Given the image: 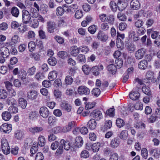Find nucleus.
<instances>
[{
    "label": "nucleus",
    "mask_w": 160,
    "mask_h": 160,
    "mask_svg": "<svg viewBox=\"0 0 160 160\" xmlns=\"http://www.w3.org/2000/svg\"><path fill=\"white\" fill-rule=\"evenodd\" d=\"M1 148L2 152L5 154L7 155L10 153L9 146L6 139H2L1 140Z\"/></svg>",
    "instance_id": "1"
},
{
    "label": "nucleus",
    "mask_w": 160,
    "mask_h": 160,
    "mask_svg": "<svg viewBox=\"0 0 160 160\" xmlns=\"http://www.w3.org/2000/svg\"><path fill=\"white\" fill-rule=\"evenodd\" d=\"M22 15L23 22L25 24L28 23L31 19L29 12L25 9L23 10L22 11Z\"/></svg>",
    "instance_id": "2"
},
{
    "label": "nucleus",
    "mask_w": 160,
    "mask_h": 160,
    "mask_svg": "<svg viewBox=\"0 0 160 160\" xmlns=\"http://www.w3.org/2000/svg\"><path fill=\"white\" fill-rule=\"evenodd\" d=\"M78 92L80 95H88L90 93L89 89L85 86H79L78 89Z\"/></svg>",
    "instance_id": "3"
},
{
    "label": "nucleus",
    "mask_w": 160,
    "mask_h": 160,
    "mask_svg": "<svg viewBox=\"0 0 160 160\" xmlns=\"http://www.w3.org/2000/svg\"><path fill=\"white\" fill-rule=\"evenodd\" d=\"M47 29L48 32L52 33L56 28V24L53 21L49 20L47 23Z\"/></svg>",
    "instance_id": "4"
},
{
    "label": "nucleus",
    "mask_w": 160,
    "mask_h": 160,
    "mask_svg": "<svg viewBox=\"0 0 160 160\" xmlns=\"http://www.w3.org/2000/svg\"><path fill=\"white\" fill-rule=\"evenodd\" d=\"M60 105L62 110L68 112H70L71 110L72 106L67 102L63 101L62 102Z\"/></svg>",
    "instance_id": "5"
},
{
    "label": "nucleus",
    "mask_w": 160,
    "mask_h": 160,
    "mask_svg": "<svg viewBox=\"0 0 160 160\" xmlns=\"http://www.w3.org/2000/svg\"><path fill=\"white\" fill-rule=\"evenodd\" d=\"M75 122L74 121H71L68 122V125L63 127L62 131L63 132H69L75 127Z\"/></svg>",
    "instance_id": "6"
},
{
    "label": "nucleus",
    "mask_w": 160,
    "mask_h": 160,
    "mask_svg": "<svg viewBox=\"0 0 160 160\" xmlns=\"http://www.w3.org/2000/svg\"><path fill=\"white\" fill-rule=\"evenodd\" d=\"M90 115L96 120H99L102 118V112L99 111L94 110L91 113Z\"/></svg>",
    "instance_id": "7"
},
{
    "label": "nucleus",
    "mask_w": 160,
    "mask_h": 160,
    "mask_svg": "<svg viewBox=\"0 0 160 160\" xmlns=\"http://www.w3.org/2000/svg\"><path fill=\"white\" fill-rule=\"evenodd\" d=\"M39 113L41 116L45 118H47L49 115V112L48 109L45 107L40 108Z\"/></svg>",
    "instance_id": "8"
},
{
    "label": "nucleus",
    "mask_w": 160,
    "mask_h": 160,
    "mask_svg": "<svg viewBox=\"0 0 160 160\" xmlns=\"http://www.w3.org/2000/svg\"><path fill=\"white\" fill-rule=\"evenodd\" d=\"M130 7L132 9L137 10L140 8V3L138 0H132L130 2Z\"/></svg>",
    "instance_id": "9"
},
{
    "label": "nucleus",
    "mask_w": 160,
    "mask_h": 160,
    "mask_svg": "<svg viewBox=\"0 0 160 160\" xmlns=\"http://www.w3.org/2000/svg\"><path fill=\"white\" fill-rule=\"evenodd\" d=\"M1 130L5 133H9L12 130V125L11 124H3L1 126Z\"/></svg>",
    "instance_id": "10"
},
{
    "label": "nucleus",
    "mask_w": 160,
    "mask_h": 160,
    "mask_svg": "<svg viewBox=\"0 0 160 160\" xmlns=\"http://www.w3.org/2000/svg\"><path fill=\"white\" fill-rule=\"evenodd\" d=\"M97 38L101 41L105 42L108 39V35L105 34L103 31L100 30L98 34Z\"/></svg>",
    "instance_id": "11"
},
{
    "label": "nucleus",
    "mask_w": 160,
    "mask_h": 160,
    "mask_svg": "<svg viewBox=\"0 0 160 160\" xmlns=\"http://www.w3.org/2000/svg\"><path fill=\"white\" fill-rule=\"evenodd\" d=\"M1 49L2 50L7 49L8 50H16L15 48V44L11 42L5 43Z\"/></svg>",
    "instance_id": "12"
},
{
    "label": "nucleus",
    "mask_w": 160,
    "mask_h": 160,
    "mask_svg": "<svg viewBox=\"0 0 160 160\" xmlns=\"http://www.w3.org/2000/svg\"><path fill=\"white\" fill-rule=\"evenodd\" d=\"M120 143V141L119 139L118 138H115L111 140L110 146L112 148H115L119 145Z\"/></svg>",
    "instance_id": "13"
},
{
    "label": "nucleus",
    "mask_w": 160,
    "mask_h": 160,
    "mask_svg": "<svg viewBox=\"0 0 160 160\" xmlns=\"http://www.w3.org/2000/svg\"><path fill=\"white\" fill-rule=\"evenodd\" d=\"M127 3L121 1H118L117 4V7L120 11H122L124 10L127 6Z\"/></svg>",
    "instance_id": "14"
},
{
    "label": "nucleus",
    "mask_w": 160,
    "mask_h": 160,
    "mask_svg": "<svg viewBox=\"0 0 160 160\" xmlns=\"http://www.w3.org/2000/svg\"><path fill=\"white\" fill-rule=\"evenodd\" d=\"M12 115L10 112L8 111L3 112L2 114V119L5 121H8L11 118Z\"/></svg>",
    "instance_id": "15"
},
{
    "label": "nucleus",
    "mask_w": 160,
    "mask_h": 160,
    "mask_svg": "<svg viewBox=\"0 0 160 160\" xmlns=\"http://www.w3.org/2000/svg\"><path fill=\"white\" fill-rule=\"evenodd\" d=\"M87 125L90 129L94 130L96 128L97 123L95 119L92 118L89 121Z\"/></svg>",
    "instance_id": "16"
},
{
    "label": "nucleus",
    "mask_w": 160,
    "mask_h": 160,
    "mask_svg": "<svg viewBox=\"0 0 160 160\" xmlns=\"http://www.w3.org/2000/svg\"><path fill=\"white\" fill-rule=\"evenodd\" d=\"M60 143L61 145L63 146L64 149L66 150H69L70 147H72L68 141H65L64 139H62L60 141Z\"/></svg>",
    "instance_id": "17"
},
{
    "label": "nucleus",
    "mask_w": 160,
    "mask_h": 160,
    "mask_svg": "<svg viewBox=\"0 0 160 160\" xmlns=\"http://www.w3.org/2000/svg\"><path fill=\"white\" fill-rule=\"evenodd\" d=\"M140 96V94L137 91L132 92L129 94L130 98L133 100L138 99Z\"/></svg>",
    "instance_id": "18"
},
{
    "label": "nucleus",
    "mask_w": 160,
    "mask_h": 160,
    "mask_svg": "<svg viewBox=\"0 0 160 160\" xmlns=\"http://www.w3.org/2000/svg\"><path fill=\"white\" fill-rule=\"evenodd\" d=\"M75 146L78 148H80L83 144V140L82 138L80 136H78L75 139Z\"/></svg>",
    "instance_id": "19"
},
{
    "label": "nucleus",
    "mask_w": 160,
    "mask_h": 160,
    "mask_svg": "<svg viewBox=\"0 0 160 160\" xmlns=\"http://www.w3.org/2000/svg\"><path fill=\"white\" fill-rule=\"evenodd\" d=\"M148 64L147 60H143L139 63L138 66L139 68L141 69L145 70L148 67Z\"/></svg>",
    "instance_id": "20"
},
{
    "label": "nucleus",
    "mask_w": 160,
    "mask_h": 160,
    "mask_svg": "<svg viewBox=\"0 0 160 160\" xmlns=\"http://www.w3.org/2000/svg\"><path fill=\"white\" fill-rule=\"evenodd\" d=\"M145 53V51H137L135 53V57L137 59H140L143 57Z\"/></svg>",
    "instance_id": "21"
},
{
    "label": "nucleus",
    "mask_w": 160,
    "mask_h": 160,
    "mask_svg": "<svg viewBox=\"0 0 160 160\" xmlns=\"http://www.w3.org/2000/svg\"><path fill=\"white\" fill-rule=\"evenodd\" d=\"M18 102L19 106L22 108L24 109L26 108L27 102L25 99L23 98H20L18 100Z\"/></svg>",
    "instance_id": "22"
},
{
    "label": "nucleus",
    "mask_w": 160,
    "mask_h": 160,
    "mask_svg": "<svg viewBox=\"0 0 160 160\" xmlns=\"http://www.w3.org/2000/svg\"><path fill=\"white\" fill-rule=\"evenodd\" d=\"M37 92L34 90H32L28 93V98L32 100L35 99L37 97Z\"/></svg>",
    "instance_id": "23"
},
{
    "label": "nucleus",
    "mask_w": 160,
    "mask_h": 160,
    "mask_svg": "<svg viewBox=\"0 0 160 160\" xmlns=\"http://www.w3.org/2000/svg\"><path fill=\"white\" fill-rule=\"evenodd\" d=\"M142 92L149 96L151 95V92L150 88L146 86H143L142 88Z\"/></svg>",
    "instance_id": "24"
},
{
    "label": "nucleus",
    "mask_w": 160,
    "mask_h": 160,
    "mask_svg": "<svg viewBox=\"0 0 160 160\" xmlns=\"http://www.w3.org/2000/svg\"><path fill=\"white\" fill-rule=\"evenodd\" d=\"M108 70L110 73L112 74L115 73L117 68L115 65L112 64H110L108 66Z\"/></svg>",
    "instance_id": "25"
},
{
    "label": "nucleus",
    "mask_w": 160,
    "mask_h": 160,
    "mask_svg": "<svg viewBox=\"0 0 160 160\" xmlns=\"http://www.w3.org/2000/svg\"><path fill=\"white\" fill-rule=\"evenodd\" d=\"M128 135V131L127 130H125L121 132L119 137L121 139L125 140L127 138Z\"/></svg>",
    "instance_id": "26"
},
{
    "label": "nucleus",
    "mask_w": 160,
    "mask_h": 160,
    "mask_svg": "<svg viewBox=\"0 0 160 160\" xmlns=\"http://www.w3.org/2000/svg\"><path fill=\"white\" fill-rule=\"evenodd\" d=\"M48 6L45 4H42L40 7L39 10L43 14H46L48 11Z\"/></svg>",
    "instance_id": "27"
},
{
    "label": "nucleus",
    "mask_w": 160,
    "mask_h": 160,
    "mask_svg": "<svg viewBox=\"0 0 160 160\" xmlns=\"http://www.w3.org/2000/svg\"><path fill=\"white\" fill-rule=\"evenodd\" d=\"M6 103L9 105H13L16 104L17 101L13 98L10 97L6 100Z\"/></svg>",
    "instance_id": "28"
},
{
    "label": "nucleus",
    "mask_w": 160,
    "mask_h": 160,
    "mask_svg": "<svg viewBox=\"0 0 160 160\" xmlns=\"http://www.w3.org/2000/svg\"><path fill=\"white\" fill-rule=\"evenodd\" d=\"M57 72L55 71H53L49 73L48 79L51 81H53L57 78Z\"/></svg>",
    "instance_id": "29"
},
{
    "label": "nucleus",
    "mask_w": 160,
    "mask_h": 160,
    "mask_svg": "<svg viewBox=\"0 0 160 160\" xmlns=\"http://www.w3.org/2000/svg\"><path fill=\"white\" fill-rule=\"evenodd\" d=\"M39 141L37 144L38 146L43 147L45 145L46 140L44 137L42 136H40L38 137Z\"/></svg>",
    "instance_id": "30"
},
{
    "label": "nucleus",
    "mask_w": 160,
    "mask_h": 160,
    "mask_svg": "<svg viewBox=\"0 0 160 160\" xmlns=\"http://www.w3.org/2000/svg\"><path fill=\"white\" fill-rule=\"evenodd\" d=\"M57 121V118L53 116H50L48 118V122L50 126L54 125L56 124Z\"/></svg>",
    "instance_id": "31"
},
{
    "label": "nucleus",
    "mask_w": 160,
    "mask_h": 160,
    "mask_svg": "<svg viewBox=\"0 0 160 160\" xmlns=\"http://www.w3.org/2000/svg\"><path fill=\"white\" fill-rule=\"evenodd\" d=\"M11 13L13 16L17 18L19 13V10L16 7H13L11 9Z\"/></svg>",
    "instance_id": "32"
},
{
    "label": "nucleus",
    "mask_w": 160,
    "mask_h": 160,
    "mask_svg": "<svg viewBox=\"0 0 160 160\" xmlns=\"http://www.w3.org/2000/svg\"><path fill=\"white\" fill-rule=\"evenodd\" d=\"M24 135L23 132L21 130H17L15 133V136L18 139H21Z\"/></svg>",
    "instance_id": "33"
},
{
    "label": "nucleus",
    "mask_w": 160,
    "mask_h": 160,
    "mask_svg": "<svg viewBox=\"0 0 160 160\" xmlns=\"http://www.w3.org/2000/svg\"><path fill=\"white\" fill-rule=\"evenodd\" d=\"M27 73L24 70L22 69L18 72V78L21 79H24L26 78Z\"/></svg>",
    "instance_id": "34"
},
{
    "label": "nucleus",
    "mask_w": 160,
    "mask_h": 160,
    "mask_svg": "<svg viewBox=\"0 0 160 160\" xmlns=\"http://www.w3.org/2000/svg\"><path fill=\"white\" fill-rule=\"evenodd\" d=\"M58 55L59 58L64 59L67 57L68 54V53L65 51H61L58 53Z\"/></svg>",
    "instance_id": "35"
},
{
    "label": "nucleus",
    "mask_w": 160,
    "mask_h": 160,
    "mask_svg": "<svg viewBox=\"0 0 160 160\" xmlns=\"http://www.w3.org/2000/svg\"><path fill=\"white\" fill-rule=\"evenodd\" d=\"M30 16L33 18H36L38 16V13L37 10L35 8H32L30 10Z\"/></svg>",
    "instance_id": "36"
},
{
    "label": "nucleus",
    "mask_w": 160,
    "mask_h": 160,
    "mask_svg": "<svg viewBox=\"0 0 160 160\" xmlns=\"http://www.w3.org/2000/svg\"><path fill=\"white\" fill-rule=\"evenodd\" d=\"M36 79L38 81H42L44 79V74L42 73L39 72L37 73L35 76Z\"/></svg>",
    "instance_id": "37"
},
{
    "label": "nucleus",
    "mask_w": 160,
    "mask_h": 160,
    "mask_svg": "<svg viewBox=\"0 0 160 160\" xmlns=\"http://www.w3.org/2000/svg\"><path fill=\"white\" fill-rule=\"evenodd\" d=\"M65 10L63 9L62 7H58L56 10V13L58 16H61L62 15Z\"/></svg>",
    "instance_id": "38"
},
{
    "label": "nucleus",
    "mask_w": 160,
    "mask_h": 160,
    "mask_svg": "<svg viewBox=\"0 0 160 160\" xmlns=\"http://www.w3.org/2000/svg\"><path fill=\"white\" fill-rule=\"evenodd\" d=\"M38 115V112L36 111H32L30 113L29 115V118L30 119L33 120L36 118Z\"/></svg>",
    "instance_id": "39"
},
{
    "label": "nucleus",
    "mask_w": 160,
    "mask_h": 160,
    "mask_svg": "<svg viewBox=\"0 0 160 160\" xmlns=\"http://www.w3.org/2000/svg\"><path fill=\"white\" fill-rule=\"evenodd\" d=\"M100 146V144L99 143H95L92 144V149L94 152H97L99 150Z\"/></svg>",
    "instance_id": "40"
},
{
    "label": "nucleus",
    "mask_w": 160,
    "mask_h": 160,
    "mask_svg": "<svg viewBox=\"0 0 160 160\" xmlns=\"http://www.w3.org/2000/svg\"><path fill=\"white\" fill-rule=\"evenodd\" d=\"M48 62L50 65L54 66L56 65L57 62L56 58L54 57H52L48 59Z\"/></svg>",
    "instance_id": "41"
},
{
    "label": "nucleus",
    "mask_w": 160,
    "mask_h": 160,
    "mask_svg": "<svg viewBox=\"0 0 160 160\" xmlns=\"http://www.w3.org/2000/svg\"><path fill=\"white\" fill-rule=\"evenodd\" d=\"M97 29V26L94 25H92L88 28L89 32L92 34H94Z\"/></svg>",
    "instance_id": "42"
},
{
    "label": "nucleus",
    "mask_w": 160,
    "mask_h": 160,
    "mask_svg": "<svg viewBox=\"0 0 160 160\" xmlns=\"http://www.w3.org/2000/svg\"><path fill=\"white\" fill-rule=\"evenodd\" d=\"M114 21V18L113 15H110L107 16L106 21L108 22L109 24L111 25L113 24Z\"/></svg>",
    "instance_id": "43"
},
{
    "label": "nucleus",
    "mask_w": 160,
    "mask_h": 160,
    "mask_svg": "<svg viewBox=\"0 0 160 160\" xmlns=\"http://www.w3.org/2000/svg\"><path fill=\"white\" fill-rule=\"evenodd\" d=\"M127 63L131 66L134 65L135 64V59L132 57H128V58Z\"/></svg>",
    "instance_id": "44"
},
{
    "label": "nucleus",
    "mask_w": 160,
    "mask_h": 160,
    "mask_svg": "<svg viewBox=\"0 0 160 160\" xmlns=\"http://www.w3.org/2000/svg\"><path fill=\"white\" fill-rule=\"evenodd\" d=\"M43 129L42 127H34L29 129L30 131L32 133H38L42 131Z\"/></svg>",
    "instance_id": "45"
},
{
    "label": "nucleus",
    "mask_w": 160,
    "mask_h": 160,
    "mask_svg": "<svg viewBox=\"0 0 160 160\" xmlns=\"http://www.w3.org/2000/svg\"><path fill=\"white\" fill-rule=\"evenodd\" d=\"M116 123L117 126L119 128L122 127L124 125V121L120 118L117 119Z\"/></svg>",
    "instance_id": "46"
},
{
    "label": "nucleus",
    "mask_w": 160,
    "mask_h": 160,
    "mask_svg": "<svg viewBox=\"0 0 160 160\" xmlns=\"http://www.w3.org/2000/svg\"><path fill=\"white\" fill-rule=\"evenodd\" d=\"M91 93L93 95L97 97L100 94V90L98 88H95L92 89Z\"/></svg>",
    "instance_id": "47"
},
{
    "label": "nucleus",
    "mask_w": 160,
    "mask_h": 160,
    "mask_svg": "<svg viewBox=\"0 0 160 160\" xmlns=\"http://www.w3.org/2000/svg\"><path fill=\"white\" fill-rule=\"evenodd\" d=\"M117 17L119 20L123 21H126L127 19L126 15L121 12L118 13Z\"/></svg>",
    "instance_id": "48"
},
{
    "label": "nucleus",
    "mask_w": 160,
    "mask_h": 160,
    "mask_svg": "<svg viewBox=\"0 0 160 160\" xmlns=\"http://www.w3.org/2000/svg\"><path fill=\"white\" fill-rule=\"evenodd\" d=\"M65 81L66 84L71 85L73 82V79L71 76H67L66 77Z\"/></svg>",
    "instance_id": "49"
},
{
    "label": "nucleus",
    "mask_w": 160,
    "mask_h": 160,
    "mask_svg": "<svg viewBox=\"0 0 160 160\" xmlns=\"http://www.w3.org/2000/svg\"><path fill=\"white\" fill-rule=\"evenodd\" d=\"M18 108L14 106L13 105L11 106L8 108V112H10V113H16L18 112Z\"/></svg>",
    "instance_id": "50"
},
{
    "label": "nucleus",
    "mask_w": 160,
    "mask_h": 160,
    "mask_svg": "<svg viewBox=\"0 0 160 160\" xmlns=\"http://www.w3.org/2000/svg\"><path fill=\"white\" fill-rule=\"evenodd\" d=\"M78 60L82 63H84L86 61V58L84 55L79 54L78 56Z\"/></svg>",
    "instance_id": "51"
},
{
    "label": "nucleus",
    "mask_w": 160,
    "mask_h": 160,
    "mask_svg": "<svg viewBox=\"0 0 160 160\" xmlns=\"http://www.w3.org/2000/svg\"><path fill=\"white\" fill-rule=\"evenodd\" d=\"M123 62L122 59H116L115 61V64H116L117 68H120L122 66Z\"/></svg>",
    "instance_id": "52"
},
{
    "label": "nucleus",
    "mask_w": 160,
    "mask_h": 160,
    "mask_svg": "<svg viewBox=\"0 0 160 160\" xmlns=\"http://www.w3.org/2000/svg\"><path fill=\"white\" fill-rule=\"evenodd\" d=\"M160 151L158 149H152L150 151V153L156 158L158 157Z\"/></svg>",
    "instance_id": "53"
},
{
    "label": "nucleus",
    "mask_w": 160,
    "mask_h": 160,
    "mask_svg": "<svg viewBox=\"0 0 160 160\" xmlns=\"http://www.w3.org/2000/svg\"><path fill=\"white\" fill-rule=\"evenodd\" d=\"M83 15L82 11L81 10H78L76 11L75 14V17L77 19H79L82 17Z\"/></svg>",
    "instance_id": "54"
},
{
    "label": "nucleus",
    "mask_w": 160,
    "mask_h": 160,
    "mask_svg": "<svg viewBox=\"0 0 160 160\" xmlns=\"http://www.w3.org/2000/svg\"><path fill=\"white\" fill-rule=\"evenodd\" d=\"M144 22L141 19L137 20L135 23V26L137 28H140L143 25Z\"/></svg>",
    "instance_id": "55"
},
{
    "label": "nucleus",
    "mask_w": 160,
    "mask_h": 160,
    "mask_svg": "<svg viewBox=\"0 0 160 160\" xmlns=\"http://www.w3.org/2000/svg\"><path fill=\"white\" fill-rule=\"evenodd\" d=\"M20 24L17 22L14 21L11 23V26L12 28L15 29L20 27Z\"/></svg>",
    "instance_id": "56"
},
{
    "label": "nucleus",
    "mask_w": 160,
    "mask_h": 160,
    "mask_svg": "<svg viewBox=\"0 0 160 160\" xmlns=\"http://www.w3.org/2000/svg\"><path fill=\"white\" fill-rule=\"evenodd\" d=\"M36 70V68L34 66H33L28 69L27 71V73L29 75H33L35 74Z\"/></svg>",
    "instance_id": "57"
},
{
    "label": "nucleus",
    "mask_w": 160,
    "mask_h": 160,
    "mask_svg": "<svg viewBox=\"0 0 160 160\" xmlns=\"http://www.w3.org/2000/svg\"><path fill=\"white\" fill-rule=\"evenodd\" d=\"M82 70L84 73L86 74H88L90 71V68L88 65H84L82 66Z\"/></svg>",
    "instance_id": "58"
},
{
    "label": "nucleus",
    "mask_w": 160,
    "mask_h": 160,
    "mask_svg": "<svg viewBox=\"0 0 160 160\" xmlns=\"http://www.w3.org/2000/svg\"><path fill=\"white\" fill-rule=\"evenodd\" d=\"M153 73L151 71H149L147 72L146 75V78L148 80H150L153 78Z\"/></svg>",
    "instance_id": "59"
},
{
    "label": "nucleus",
    "mask_w": 160,
    "mask_h": 160,
    "mask_svg": "<svg viewBox=\"0 0 160 160\" xmlns=\"http://www.w3.org/2000/svg\"><path fill=\"white\" fill-rule=\"evenodd\" d=\"M60 143L58 141H55L52 142L51 145V148L53 150H56L59 146Z\"/></svg>",
    "instance_id": "60"
},
{
    "label": "nucleus",
    "mask_w": 160,
    "mask_h": 160,
    "mask_svg": "<svg viewBox=\"0 0 160 160\" xmlns=\"http://www.w3.org/2000/svg\"><path fill=\"white\" fill-rule=\"evenodd\" d=\"M141 154L142 156L145 159H146L148 157V151L145 148H143L141 152Z\"/></svg>",
    "instance_id": "61"
},
{
    "label": "nucleus",
    "mask_w": 160,
    "mask_h": 160,
    "mask_svg": "<svg viewBox=\"0 0 160 160\" xmlns=\"http://www.w3.org/2000/svg\"><path fill=\"white\" fill-rule=\"evenodd\" d=\"M89 156V153L87 150L83 151L81 153V156L82 158H88Z\"/></svg>",
    "instance_id": "62"
},
{
    "label": "nucleus",
    "mask_w": 160,
    "mask_h": 160,
    "mask_svg": "<svg viewBox=\"0 0 160 160\" xmlns=\"http://www.w3.org/2000/svg\"><path fill=\"white\" fill-rule=\"evenodd\" d=\"M114 110L115 109L114 108H111L107 111L106 114L110 117L114 116Z\"/></svg>",
    "instance_id": "63"
},
{
    "label": "nucleus",
    "mask_w": 160,
    "mask_h": 160,
    "mask_svg": "<svg viewBox=\"0 0 160 160\" xmlns=\"http://www.w3.org/2000/svg\"><path fill=\"white\" fill-rule=\"evenodd\" d=\"M55 87L56 88L61 87L62 85L61 81L60 79H58L55 80L53 84Z\"/></svg>",
    "instance_id": "64"
}]
</instances>
